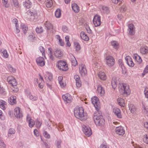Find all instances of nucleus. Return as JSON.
I'll return each mask as SVG.
<instances>
[{
	"mask_svg": "<svg viewBox=\"0 0 148 148\" xmlns=\"http://www.w3.org/2000/svg\"><path fill=\"white\" fill-rule=\"evenodd\" d=\"M74 113L75 116L81 121H85L87 119L86 113H85L82 107H76L74 109Z\"/></svg>",
	"mask_w": 148,
	"mask_h": 148,
	"instance_id": "nucleus-1",
	"label": "nucleus"
},
{
	"mask_svg": "<svg viewBox=\"0 0 148 148\" xmlns=\"http://www.w3.org/2000/svg\"><path fill=\"white\" fill-rule=\"evenodd\" d=\"M93 119L97 125L102 126L105 123V120L103 116L99 114H95L94 115Z\"/></svg>",
	"mask_w": 148,
	"mask_h": 148,
	"instance_id": "nucleus-2",
	"label": "nucleus"
},
{
	"mask_svg": "<svg viewBox=\"0 0 148 148\" xmlns=\"http://www.w3.org/2000/svg\"><path fill=\"white\" fill-rule=\"evenodd\" d=\"M119 90L121 93L122 94L127 95H129L130 90L129 86L124 83H121L119 84Z\"/></svg>",
	"mask_w": 148,
	"mask_h": 148,
	"instance_id": "nucleus-3",
	"label": "nucleus"
},
{
	"mask_svg": "<svg viewBox=\"0 0 148 148\" xmlns=\"http://www.w3.org/2000/svg\"><path fill=\"white\" fill-rule=\"evenodd\" d=\"M57 66L60 70L62 71H66L68 69V65L66 62L62 60H60L58 62Z\"/></svg>",
	"mask_w": 148,
	"mask_h": 148,
	"instance_id": "nucleus-4",
	"label": "nucleus"
},
{
	"mask_svg": "<svg viewBox=\"0 0 148 148\" xmlns=\"http://www.w3.org/2000/svg\"><path fill=\"white\" fill-rule=\"evenodd\" d=\"M91 101L96 110L98 111L100 106V104L98 98L97 97H93L92 98Z\"/></svg>",
	"mask_w": 148,
	"mask_h": 148,
	"instance_id": "nucleus-5",
	"label": "nucleus"
},
{
	"mask_svg": "<svg viewBox=\"0 0 148 148\" xmlns=\"http://www.w3.org/2000/svg\"><path fill=\"white\" fill-rule=\"evenodd\" d=\"M106 64L107 65L110 67L112 66L114 64V59L112 56H108L106 57Z\"/></svg>",
	"mask_w": 148,
	"mask_h": 148,
	"instance_id": "nucleus-6",
	"label": "nucleus"
},
{
	"mask_svg": "<svg viewBox=\"0 0 148 148\" xmlns=\"http://www.w3.org/2000/svg\"><path fill=\"white\" fill-rule=\"evenodd\" d=\"M93 21L95 27L99 26L101 23L100 16L97 15H95L93 18Z\"/></svg>",
	"mask_w": 148,
	"mask_h": 148,
	"instance_id": "nucleus-7",
	"label": "nucleus"
},
{
	"mask_svg": "<svg viewBox=\"0 0 148 148\" xmlns=\"http://www.w3.org/2000/svg\"><path fill=\"white\" fill-rule=\"evenodd\" d=\"M83 130L85 135L87 136H90L92 134L90 128L88 126L84 125L83 127Z\"/></svg>",
	"mask_w": 148,
	"mask_h": 148,
	"instance_id": "nucleus-8",
	"label": "nucleus"
},
{
	"mask_svg": "<svg viewBox=\"0 0 148 148\" xmlns=\"http://www.w3.org/2000/svg\"><path fill=\"white\" fill-rule=\"evenodd\" d=\"M79 72L83 76L86 75L87 74V71L85 66L83 64H81L79 66Z\"/></svg>",
	"mask_w": 148,
	"mask_h": 148,
	"instance_id": "nucleus-9",
	"label": "nucleus"
},
{
	"mask_svg": "<svg viewBox=\"0 0 148 148\" xmlns=\"http://www.w3.org/2000/svg\"><path fill=\"white\" fill-rule=\"evenodd\" d=\"M26 14H27V18L30 19L31 21H33L37 15L36 12H31L30 10H28L26 12Z\"/></svg>",
	"mask_w": 148,
	"mask_h": 148,
	"instance_id": "nucleus-10",
	"label": "nucleus"
},
{
	"mask_svg": "<svg viewBox=\"0 0 148 148\" xmlns=\"http://www.w3.org/2000/svg\"><path fill=\"white\" fill-rule=\"evenodd\" d=\"M62 98L66 103H70L72 100V97L69 94H66L62 96Z\"/></svg>",
	"mask_w": 148,
	"mask_h": 148,
	"instance_id": "nucleus-11",
	"label": "nucleus"
},
{
	"mask_svg": "<svg viewBox=\"0 0 148 148\" xmlns=\"http://www.w3.org/2000/svg\"><path fill=\"white\" fill-rule=\"evenodd\" d=\"M36 62L38 65L41 67L44 66L45 64L44 59L41 57H39L36 59Z\"/></svg>",
	"mask_w": 148,
	"mask_h": 148,
	"instance_id": "nucleus-12",
	"label": "nucleus"
},
{
	"mask_svg": "<svg viewBox=\"0 0 148 148\" xmlns=\"http://www.w3.org/2000/svg\"><path fill=\"white\" fill-rule=\"evenodd\" d=\"M7 81L12 86H16L17 85L16 79L13 77H9L7 78Z\"/></svg>",
	"mask_w": 148,
	"mask_h": 148,
	"instance_id": "nucleus-13",
	"label": "nucleus"
},
{
	"mask_svg": "<svg viewBox=\"0 0 148 148\" xmlns=\"http://www.w3.org/2000/svg\"><path fill=\"white\" fill-rule=\"evenodd\" d=\"M115 131L116 134L120 135H123L125 133V130L122 126L116 127Z\"/></svg>",
	"mask_w": 148,
	"mask_h": 148,
	"instance_id": "nucleus-14",
	"label": "nucleus"
},
{
	"mask_svg": "<svg viewBox=\"0 0 148 148\" xmlns=\"http://www.w3.org/2000/svg\"><path fill=\"white\" fill-rule=\"evenodd\" d=\"M54 55L58 58L60 59L63 55V52L60 49H56L54 52Z\"/></svg>",
	"mask_w": 148,
	"mask_h": 148,
	"instance_id": "nucleus-15",
	"label": "nucleus"
},
{
	"mask_svg": "<svg viewBox=\"0 0 148 148\" xmlns=\"http://www.w3.org/2000/svg\"><path fill=\"white\" fill-rule=\"evenodd\" d=\"M14 114L17 118H20L22 117V114L20 112V108L17 107L14 110Z\"/></svg>",
	"mask_w": 148,
	"mask_h": 148,
	"instance_id": "nucleus-16",
	"label": "nucleus"
},
{
	"mask_svg": "<svg viewBox=\"0 0 148 148\" xmlns=\"http://www.w3.org/2000/svg\"><path fill=\"white\" fill-rule=\"evenodd\" d=\"M16 97L14 96H11L8 99V101L10 104L11 105H14L16 103Z\"/></svg>",
	"mask_w": 148,
	"mask_h": 148,
	"instance_id": "nucleus-17",
	"label": "nucleus"
},
{
	"mask_svg": "<svg viewBox=\"0 0 148 148\" xmlns=\"http://www.w3.org/2000/svg\"><path fill=\"white\" fill-rule=\"evenodd\" d=\"M126 63L130 66H133L134 65V64L132 61L131 58L130 56H127L125 58Z\"/></svg>",
	"mask_w": 148,
	"mask_h": 148,
	"instance_id": "nucleus-18",
	"label": "nucleus"
},
{
	"mask_svg": "<svg viewBox=\"0 0 148 148\" xmlns=\"http://www.w3.org/2000/svg\"><path fill=\"white\" fill-rule=\"evenodd\" d=\"M113 112L115 114L116 116L118 118H121L122 116L120 110L117 108H115L113 109Z\"/></svg>",
	"mask_w": 148,
	"mask_h": 148,
	"instance_id": "nucleus-19",
	"label": "nucleus"
},
{
	"mask_svg": "<svg viewBox=\"0 0 148 148\" xmlns=\"http://www.w3.org/2000/svg\"><path fill=\"white\" fill-rule=\"evenodd\" d=\"M23 5L27 8H30L32 6V3L30 0H25L23 2Z\"/></svg>",
	"mask_w": 148,
	"mask_h": 148,
	"instance_id": "nucleus-20",
	"label": "nucleus"
},
{
	"mask_svg": "<svg viewBox=\"0 0 148 148\" xmlns=\"http://www.w3.org/2000/svg\"><path fill=\"white\" fill-rule=\"evenodd\" d=\"M129 29V32L130 35H133L135 33L134 26L132 24H130L128 25Z\"/></svg>",
	"mask_w": 148,
	"mask_h": 148,
	"instance_id": "nucleus-21",
	"label": "nucleus"
},
{
	"mask_svg": "<svg viewBox=\"0 0 148 148\" xmlns=\"http://www.w3.org/2000/svg\"><path fill=\"white\" fill-rule=\"evenodd\" d=\"M119 64L122 70V73L125 74L126 73V70L125 66H124L123 64V63L122 60L121 59H120L119 60Z\"/></svg>",
	"mask_w": 148,
	"mask_h": 148,
	"instance_id": "nucleus-22",
	"label": "nucleus"
},
{
	"mask_svg": "<svg viewBox=\"0 0 148 148\" xmlns=\"http://www.w3.org/2000/svg\"><path fill=\"white\" fill-rule=\"evenodd\" d=\"M80 36L81 38L85 41H87L89 40V37L84 32H81Z\"/></svg>",
	"mask_w": 148,
	"mask_h": 148,
	"instance_id": "nucleus-23",
	"label": "nucleus"
},
{
	"mask_svg": "<svg viewBox=\"0 0 148 148\" xmlns=\"http://www.w3.org/2000/svg\"><path fill=\"white\" fill-rule=\"evenodd\" d=\"M97 90L98 92L100 93L101 96L103 95L105 93L104 90L101 85H99L98 86Z\"/></svg>",
	"mask_w": 148,
	"mask_h": 148,
	"instance_id": "nucleus-24",
	"label": "nucleus"
},
{
	"mask_svg": "<svg viewBox=\"0 0 148 148\" xmlns=\"http://www.w3.org/2000/svg\"><path fill=\"white\" fill-rule=\"evenodd\" d=\"M148 51V48L147 46L141 47L140 49V52L143 54H146Z\"/></svg>",
	"mask_w": 148,
	"mask_h": 148,
	"instance_id": "nucleus-25",
	"label": "nucleus"
},
{
	"mask_svg": "<svg viewBox=\"0 0 148 148\" xmlns=\"http://www.w3.org/2000/svg\"><path fill=\"white\" fill-rule=\"evenodd\" d=\"M98 75L99 78L101 79L104 80L106 79V77L105 73L104 72H100L98 74Z\"/></svg>",
	"mask_w": 148,
	"mask_h": 148,
	"instance_id": "nucleus-26",
	"label": "nucleus"
},
{
	"mask_svg": "<svg viewBox=\"0 0 148 148\" xmlns=\"http://www.w3.org/2000/svg\"><path fill=\"white\" fill-rule=\"evenodd\" d=\"M117 101L120 106L122 107H124L125 105L124 100L122 98H119L117 99Z\"/></svg>",
	"mask_w": 148,
	"mask_h": 148,
	"instance_id": "nucleus-27",
	"label": "nucleus"
},
{
	"mask_svg": "<svg viewBox=\"0 0 148 148\" xmlns=\"http://www.w3.org/2000/svg\"><path fill=\"white\" fill-rule=\"evenodd\" d=\"M27 96L32 101H36L37 99V97H36L33 96L31 94V92L29 91H27Z\"/></svg>",
	"mask_w": 148,
	"mask_h": 148,
	"instance_id": "nucleus-28",
	"label": "nucleus"
},
{
	"mask_svg": "<svg viewBox=\"0 0 148 148\" xmlns=\"http://www.w3.org/2000/svg\"><path fill=\"white\" fill-rule=\"evenodd\" d=\"M73 10L75 12H79V7L76 3H73L72 5Z\"/></svg>",
	"mask_w": 148,
	"mask_h": 148,
	"instance_id": "nucleus-29",
	"label": "nucleus"
},
{
	"mask_svg": "<svg viewBox=\"0 0 148 148\" xmlns=\"http://www.w3.org/2000/svg\"><path fill=\"white\" fill-rule=\"evenodd\" d=\"M111 84L113 88L115 89L117 86V82L115 78H113L112 79Z\"/></svg>",
	"mask_w": 148,
	"mask_h": 148,
	"instance_id": "nucleus-30",
	"label": "nucleus"
},
{
	"mask_svg": "<svg viewBox=\"0 0 148 148\" xmlns=\"http://www.w3.org/2000/svg\"><path fill=\"white\" fill-rule=\"evenodd\" d=\"M44 25L48 30H50L53 28V25L48 21H46L44 23Z\"/></svg>",
	"mask_w": 148,
	"mask_h": 148,
	"instance_id": "nucleus-31",
	"label": "nucleus"
},
{
	"mask_svg": "<svg viewBox=\"0 0 148 148\" xmlns=\"http://www.w3.org/2000/svg\"><path fill=\"white\" fill-rule=\"evenodd\" d=\"M27 120L28 121L29 125L30 127H32L34 125L35 123L34 121L31 119H29L28 117H27Z\"/></svg>",
	"mask_w": 148,
	"mask_h": 148,
	"instance_id": "nucleus-32",
	"label": "nucleus"
},
{
	"mask_svg": "<svg viewBox=\"0 0 148 148\" xmlns=\"http://www.w3.org/2000/svg\"><path fill=\"white\" fill-rule=\"evenodd\" d=\"M129 109L131 113H134L136 111V109L135 106L132 104H130L129 106Z\"/></svg>",
	"mask_w": 148,
	"mask_h": 148,
	"instance_id": "nucleus-33",
	"label": "nucleus"
},
{
	"mask_svg": "<svg viewBox=\"0 0 148 148\" xmlns=\"http://www.w3.org/2000/svg\"><path fill=\"white\" fill-rule=\"evenodd\" d=\"M71 57L72 65L74 66H75L77 64V62L76 59L73 55H72Z\"/></svg>",
	"mask_w": 148,
	"mask_h": 148,
	"instance_id": "nucleus-34",
	"label": "nucleus"
},
{
	"mask_svg": "<svg viewBox=\"0 0 148 148\" xmlns=\"http://www.w3.org/2000/svg\"><path fill=\"white\" fill-rule=\"evenodd\" d=\"M6 105V103L5 101L2 100L0 101V107L3 110H5V105Z\"/></svg>",
	"mask_w": 148,
	"mask_h": 148,
	"instance_id": "nucleus-35",
	"label": "nucleus"
},
{
	"mask_svg": "<svg viewBox=\"0 0 148 148\" xmlns=\"http://www.w3.org/2000/svg\"><path fill=\"white\" fill-rule=\"evenodd\" d=\"M46 6L47 7L50 8L53 5L52 0H45Z\"/></svg>",
	"mask_w": 148,
	"mask_h": 148,
	"instance_id": "nucleus-36",
	"label": "nucleus"
},
{
	"mask_svg": "<svg viewBox=\"0 0 148 148\" xmlns=\"http://www.w3.org/2000/svg\"><path fill=\"white\" fill-rule=\"evenodd\" d=\"M61 15L60 10L59 9H57L55 12V15L57 18H59Z\"/></svg>",
	"mask_w": 148,
	"mask_h": 148,
	"instance_id": "nucleus-37",
	"label": "nucleus"
},
{
	"mask_svg": "<svg viewBox=\"0 0 148 148\" xmlns=\"http://www.w3.org/2000/svg\"><path fill=\"white\" fill-rule=\"evenodd\" d=\"M75 49L77 51H79L80 49V46L79 44L77 42L74 43Z\"/></svg>",
	"mask_w": 148,
	"mask_h": 148,
	"instance_id": "nucleus-38",
	"label": "nucleus"
},
{
	"mask_svg": "<svg viewBox=\"0 0 148 148\" xmlns=\"http://www.w3.org/2000/svg\"><path fill=\"white\" fill-rule=\"evenodd\" d=\"M112 45L115 48H118V43L116 41H114L111 42Z\"/></svg>",
	"mask_w": 148,
	"mask_h": 148,
	"instance_id": "nucleus-39",
	"label": "nucleus"
},
{
	"mask_svg": "<svg viewBox=\"0 0 148 148\" xmlns=\"http://www.w3.org/2000/svg\"><path fill=\"white\" fill-rule=\"evenodd\" d=\"M1 55L4 58H7L8 57L9 55L8 53L6 50H4L1 52Z\"/></svg>",
	"mask_w": 148,
	"mask_h": 148,
	"instance_id": "nucleus-40",
	"label": "nucleus"
},
{
	"mask_svg": "<svg viewBox=\"0 0 148 148\" xmlns=\"http://www.w3.org/2000/svg\"><path fill=\"white\" fill-rule=\"evenodd\" d=\"M103 12L105 13L108 14L109 12V8L107 7L103 6L102 7Z\"/></svg>",
	"mask_w": 148,
	"mask_h": 148,
	"instance_id": "nucleus-41",
	"label": "nucleus"
},
{
	"mask_svg": "<svg viewBox=\"0 0 148 148\" xmlns=\"http://www.w3.org/2000/svg\"><path fill=\"white\" fill-rule=\"evenodd\" d=\"M48 50H49V53L48 54L49 57L51 59L53 60L54 57L53 56V53L51 51V48H49Z\"/></svg>",
	"mask_w": 148,
	"mask_h": 148,
	"instance_id": "nucleus-42",
	"label": "nucleus"
},
{
	"mask_svg": "<svg viewBox=\"0 0 148 148\" xmlns=\"http://www.w3.org/2000/svg\"><path fill=\"white\" fill-rule=\"evenodd\" d=\"M36 31L37 33H40L43 32V29L42 27L39 26L36 28Z\"/></svg>",
	"mask_w": 148,
	"mask_h": 148,
	"instance_id": "nucleus-43",
	"label": "nucleus"
},
{
	"mask_svg": "<svg viewBox=\"0 0 148 148\" xmlns=\"http://www.w3.org/2000/svg\"><path fill=\"white\" fill-rule=\"evenodd\" d=\"M15 132V130L13 128H10L9 129L8 134V136H9L11 134H13Z\"/></svg>",
	"mask_w": 148,
	"mask_h": 148,
	"instance_id": "nucleus-44",
	"label": "nucleus"
},
{
	"mask_svg": "<svg viewBox=\"0 0 148 148\" xmlns=\"http://www.w3.org/2000/svg\"><path fill=\"white\" fill-rule=\"evenodd\" d=\"M21 28L23 29L24 34H25L28 29V28L27 27V25H21Z\"/></svg>",
	"mask_w": 148,
	"mask_h": 148,
	"instance_id": "nucleus-45",
	"label": "nucleus"
},
{
	"mask_svg": "<svg viewBox=\"0 0 148 148\" xmlns=\"http://www.w3.org/2000/svg\"><path fill=\"white\" fill-rule=\"evenodd\" d=\"M127 9V8L125 5H122L120 9V11L121 12H124Z\"/></svg>",
	"mask_w": 148,
	"mask_h": 148,
	"instance_id": "nucleus-46",
	"label": "nucleus"
},
{
	"mask_svg": "<svg viewBox=\"0 0 148 148\" xmlns=\"http://www.w3.org/2000/svg\"><path fill=\"white\" fill-rule=\"evenodd\" d=\"M8 68L9 70L11 72L14 73L16 71L15 69L13 68V67L10 65L8 66Z\"/></svg>",
	"mask_w": 148,
	"mask_h": 148,
	"instance_id": "nucleus-47",
	"label": "nucleus"
},
{
	"mask_svg": "<svg viewBox=\"0 0 148 148\" xmlns=\"http://www.w3.org/2000/svg\"><path fill=\"white\" fill-rule=\"evenodd\" d=\"M39 48L41 52L42 53V55H43L44 54H45V49L43 47L40 46L39 47Z\"/></svg>",
	"mask_w": 148,
	"mask_h": 148,
	"instance_id": "nucleus-48",
	"label": "nucleus"
},
{
	"mask_svg": "<svg viewBox=\"0 0 148 148\" xmlns=\"http://www.w3.org/2000/svg\"><path fill=\"white\" fill-rule=\"evenodd\" d=\"M143 140L145 143L148 144V136L147 135H145L143 138Z\"/></svg>",
	"mask_w": 148,
	"mask_h": 148,
	"instance_id": "nucleus-49",
	"label": "nucleus"
},
{
	"mask_svg": "<svg viewBox=\"0 0 148 148\" xmlns=\"http://www.w3.org/2000/svg\"><path fill=\"white\" fill-rule=\"evenodd\" d=\"M3 4L6 8H8L9 5L7 4V0H2Z\"/></svg>",
	"mask_w": 148,
	"mask_h": 148,
	"instance_id": "nucleus-50",
	"label": "nucleus"
},
{
	"mask_svg": "<svg viewBox=\"0 0 148 148\" xmlns=\"http://www.w3.org/2000/svg\"><path fill=\"white\" fill-rule=\"evenodd\" d=\"M43 135L44 136L47 138H50V135L48 134L47 132L45 131L43 133Z\"/></svg>",
	"mask_w": 148,
	"mask_h": 148,
	"instance_id": "nucleus-51",
	"label": "nucleus"
},
{
	"mask_svg": "<svg viewBox=\"0 0 148 148\" xmlns=\"http://www.w3.org/2000/svg\"><path fill=\"white\" fill-rule=\"evenodd\" d=\"M112 2L114 4H117L118 3H122L123 0H111Z\"/></svg>",
	"mask_w": 148,
	"mask_h": 148,
	"instance_id": "nucleus-52",
	"label": "nucleus"
},
{
	"mask_svg": "<svg viewBox=\"0 0 148 148\" xmlns=\"http://www.w3.org/2000/svg\"><path fill=\"white\" fill-rule=\"evenodd\" d=\"M61 140H58L57 141L56 145L58 148H60L61 147Z\"/></svg>",
	"mask_w": 148,
	"mask_h": 148,
	"instance_id": "nucleus-53",
	"label": "nucleus"
},
{
	"mask_svg": "<svg viewBox=\"0 0 148 148\" xmlns=\"http://www.w3.org/2000/svg\"><path fill=\"white\" fill-rule=\"evenodd\" d=\"M35 123L37 125V127L38 128L40 127L41 125V123H40V122L37 119L35 121Z\"/></svg>",
	"mask_w": 148,
	"mask_h": 148,
	"instance_id": "nucleus-54",
	"label": "nucleus"
},
{
	"mask_svg": "<svg viewBox=\"0 0 148 148\" xmlns=\"http://www.w3.org/2000/svg\"><path fill=\"white\" fill-rule=\"evenodd\" d=\"M76 85L77 87H81L82 84L81 81L79 80L78 81H76Z\"/></svg>",
	"mask_w": 148,
	"mask_h": 148,
	"instance_id": "nucleus-55",
	"label": "nucleus"
},
{
	"mask_svg": "<svg viewBox=\"0 0 148 148\" xmlns=\"http://www.w3.org/2000/svg\"><path fill=\"white\" fill-rule=\"evenodd\" d=\"M62 29L64 32H67L68 31V28L66 26L64 25L62 27Z\"/></svg>",
	"mask_w": 148,
	"mask_h": 148,
	"instance_id": "nucleus-56",
	"label": "nucleus"
},
{
	"mask_svg": "<svg viewBox=\"0 0 148 148\" xmlns=\"http://www.w3.org/2000/svg\"><path fill=\"white\" fill-rule=\"evenodd\" d=\"M34 135L36 136L37 137V136H39V134L38 133V130L37 129H35L34 130Z\"/></svg>",
	"mask_w": 148,
	"mask_h": 148,
	"instance_id": "nucleus-57",
	"label": "nucleus"
},
{
	"mask_svg": "<svg viewBox=\"0 0 148 148\" xmlns=\"http://www.w3.org/2000/svg\"><path fill=\"white\" fill-rule=\"evenodd\" d=\"M74 79H75L76 82L80 80V78L79 76L78 75H75L74 76Z\"/></svg>",
	"mask_w": 148,
	"mask_h": 148,
	"instance_id": "nucleus-58",
	"label": "nucleus"
},
{
	"mask_svg": "<svg viewBox=\"0 0 148 148\" xmlns=\"http://www.w3.org/2000/svg\"><path fill=\"white\" fill-rule=\"evenodd\" d=\"M13 3L15 6H17L18 5V2L17 0H13Z\"/></svg>",
	"mask_w": 148,
	"mask_h": 148,
	"instance_id": "nucleus-59",
	"label": "nucleus"
},
{
	"mask_svg": "<svg viewBox=\"0 0 148 148\" xmlns=\"http://www.w3.org/2000/svg\"><path fill=\"white\" fill-rule=\"evenodd\" d=\"M47 86L49 87L50 89H51V82L48 81H47Z\"/></svg>",
	"mask_w": 148,
	"mask_h": 148,
	"instance_id": "nucleus-60",
	"label": "nucleus"
},
{
	"mask_svg": "<svg viewBox=\"0 0 148 148\" xmlns=\"http://www.w3.org/2000/svg\"><path fill=\"white\" fill-rule=\"evenodd\" d=\"M59 43L60 45L62 46H63L64 45V42H63L62 39H60L59 40Z\"/></svg>",
	"mask_w": 148,
	"mask_h": 148,
	"instance_id": "nucleus-61",
	"label": "nucleus"
},
{
	"mask_svg": "<svg viewBox=\"0 0 148 148\" xmlns=\"http://www.w3.org/2000/svg\"><path fill=\"white\" fill-rule=\"evenodd\" d=\"M12 22L15 24V26H18V25H17L18 20L17 19H13L12 20Z\"/></svg>",
	"mask_w": 148,
	"mask_h": 148,
	"instance_id": "nucleus-62",
	"label": "nucleus"
},
{
	"mask_svg": "<svg viewBox=\"0 0 148 148\" xmlns=\"http://www.w3.org/2000/svg\"><path fill=\"white\" fill-rule=\"evenodd\" d=\"M136 60L139 63H141L142 62V60L141 57L139 56L138 58H137Z\"/></svg>",
	"mask_w": 148,
	"mask_h": 148,
	"instance_id": "nucleus-63",
	"label": "nucleus"
},
{
	"mask_svg": "<svg viewBox=\"0 0 148 148\" xmlns=\"http://www.w3.org/2000/svg\"><path fill=\"white\" fill-rule=\"evenodd\" d=\"M99 148H109L107 147L106 146L103 144H101Z\"/></svg>",
	"mask_w": 148,
	"mask_h": 148,
	"instance_id": "nucleus-64",
	"label": "nucleus"
}]
</instances>
